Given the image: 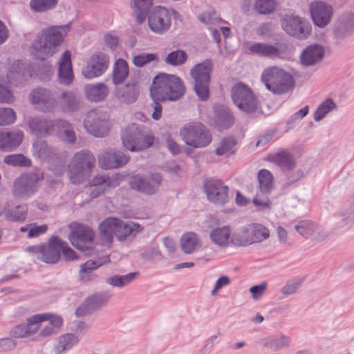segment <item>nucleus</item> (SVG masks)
Segmentation results:
<instances>
[{
  "mask_svg": "<svg viewBox=\"0 0 354 354\" xmlns=\"http://www.w3.org/2000/svg\"><path fill=\"white\" fill-rule=\"evenodd\" d=\"M259 188L263 193L268 194L273 187V177L267 169H261L258 173Z\"/></svg>",
  "mask_w": 354,
  "mask_h": 354,
  "instance_id": "43",
  "label": "nucleus"
},
{
  "mask_svg": "<svg viewBox=\"0 0 354 354\" xmlns=\"http://www.w3.org/2000/svg\"><path fill=\"white\" fill-rule=\"evenodd\" d=\"M270 237V231L268 227L259 223H252L234 232V243L235 247L243 248L264 242Z\"/></svg>",
  "mask_w": 354,
  "mask_h": 354,
  "instance_id": "5",
  "label": "nucleus"
},
{
  "mask_svg": "<svg viewBox=\"0 0 354 354\" xmlns=\"http://www.w3.org/2000/svg\"><path fill=\"white\" fill-rule=\"evenodd\" d=\"M198 19L206 25H217L224 22L221 18L218 17L214 12H204L198 17Z\"/></svg>",
  "mask_w": 354,
  "mask_h": 354,
  "instance_id": "56",
  "label": "nucleus"
},
{
  "mask_svg": "<svg viewBox=\"0 0 354 354\" xmlns=\"http://www.w3.org/2000/svg\"><path fill=\"white\" fill-rule=\"evenodd\" d=\"M183 140L194 148L204 147L212 141V136L207 128L201 123L187 124L180 131Z\"/></svg>",
  "mask_w": 354,
  "mask_h": 354,
  "instance_id": "10",
  "label": "nucleus"
},
{
  "mask_svg": "<svg viewBox=\"0 0 354 354\" xmlns=\"http://www.w3.org/2000/svg\"><path fill=\"white\" fill-rule=\"evenodd\" d=\"M17 346V342L12 337L0 338V352H8L12 351Z\"/></svg>",
  "mask_w": 354,
  "mask_h": 354,
  "instance_id": "62",
  "label": "nucleus"
},
{
  "mask_svg": "<svg viewBox=\"0 0 354 354\" xmlns=\"http://www.w3.org/2000/svg\"><path fill=\"white\" fill-rule=\"evenodd\" d=\"M273 338V351H279L290 345V339L285 335H279Z\"/></svg>",
  "mask_w": 354,
  "mask_h": 354,
  "instance_id": "61",
  "label": "nucleus"
},
{
  "mask_svg": "<svg viewBox=\"0 0 354 354\" xmlns=\"http://www.w3.org/2000/svg\"><path fill=\"white\" fill-rule=\"evenodd\" d=\"M153 5V0H131V8L138 23L143 22L149 9Z\"/></svg>",
  "mask_w": 354,
  "mask_h": 354,
  "instance_id": "38",
  "label": "nucleus"
},
{
  "mask_svg": "<svg viewBox=\"0 0 354 354\" xmlns=\"http://www.w3.org/2000/svg\"><path fill=\"white\" fill-rule=\"evenodd\" d=\"M70 30L69 25L50 26L41 31L32 44V54L37 59L44 61L52 57L64 41Z\"/></svg>",
  "mask_w": 354,
  "mask_h": 354,
  "instance_id": "1",
  "label": "nucleus"
},
{
  "mask_svg": "<svg viewBox=\"0 0 354 354\" xmlns=\"http://www.w3.org/2000/svg\"><path fill=\"white\" fill-rule=\"evenodd\" d=\"M32 153L35 158L41 160H48L53 155L52 149L48 146L46 142L39 139L33 142Z\"/></svg>",
  "mask_w": 354,
  "mask_h": 354,
  "instance_id": "35",
  "label": "nucleus"
},
{
  "mask_svg": "<svg viewBox=\"0 0 354 354\" xmlns=\"http://www.w3.org/2000/svg\"><path fill=\"white\" fill-rule=\"evenodd\" d=\"M138 275L139 272H131L122 276L115 275L108 278L106 283L113 287L122 288L129 285Z\"/></svg>",
  "mask_w": 354,
  "mask_h": 354,
  "instance_id": "42",
  "label": "nucleus"
},
{
  "mask_svg": "<svg viewBox=\"0 0 354 354\" xmlns=\"http://www.w3.org/2000/svg\"><path fill=\"white\" fill-rule=\"evenodd\" d=\"M298 281H288L281 289V293L283 296L287 297L295 293L299 286Z\"/></svg>",
  "mask_w": 354,
  "mask_h": 354,
  "instance_id": "64",
  "label": "nucleus"
},
{
  "mask_svg": "<svg viewBox=\"0 0 354 354\" xmlns=\"http://www.w3.org/2000/svg\"><path fill=\"white\" fill-rule=\"evenodd\" d=\"M261 80L268 91L277 95L289 92L295 84L291 73L277 66L266 68L261 74Z\"/></svg>",
  "mask_w": 354,
  "mask_h": 354,
  "instance_id": "4",
  "label": "nucleus"
},
{
  "mask_svg": "<svg viewBox=\"0 0 354 354\" xmlns=\"http://www.w3.org/2000/svg\"><path fill=\"white\" fill-rule=\"evenodd\" d=\"M79 342L78 337L74 334L66 333L57 338L56 351L58 353L64 352L75 346Z\"/></svg>",
  "mask_w": 354,
  "mask_h": 354,
  "instance_id": "41",
  "label": "nucleus"
},
{
  "mask_svg": "<svg viewBox=\"0 0 354 354\" xmlns=\"http://www.w3.org/2000/svg\"><path fill=\"white\" fill-rule=\"evenodd\" d=\"M154 139L153 135L142 133V130L136 124L128 127L122 134L123 146L131 151L149 148L153 144Z\"/></svg>",
  "mask_w": 354,
  "mask_h": 354,
  "instance_id": "9",
  "label": "nucleus"
},
{
  "mask_svg": "<svg viewBox=\"0 0 354 354\" xmlns=\"http://www.w3.org/2000/svg\"><path fill=\"white\" fill-rule=\"evenodd\" d=\"M56 128L54 133L68 142L75 140V134L71 124L64 120H56Z\"/></svg>",
  "mask_w": 354,
  "mask_h": 354,
  "instance_id": "39",
  "label": "nucleus"
},
{
  "mask_svg": "<svg viewBox=\"0 0 354 354\" xmlns=\"http://www.w3.org/2000/svg\"><path fill=\"white\" fill-rule=\"evenodd\" d=\"M55 121H47L41 118H32L28 120V127L31 131L39 136H46L54 133L56 128Z\"/></svg>",
  "mask_w": 354,
  "mask_h": 354,
  "instance_id": "29",
  "label": "nucleus"
},
{
  "mask_svg": "<svg viewBox=\"0 0 354 354\" xmlns=\"http://www.w3.org/2000/svg\"><path fill=\"white\" fill-rule=\"evenodd\" d=\"M171 25V15L165 8L158 6L148 13V26L153 32L162 35L169 30Z\"/></svg>",
  "mask_w": 354,
  "mask_h": 354,
  "instance_id": "16",
  "label": "nucleus"
},
{
  "mask_svg": "<svg viewBox=\"0 0 354 354\" xmlns=\"http://www.w3.org/2000/svg\"><path fill=\"white\" fill-rule=\"evenodd\" d=\"M3 161L6 164L14 166H28L30 165V160L20 153L6 156Z\"/></svg>",
  "mask_w": 354,
  "mask_h": 354,
  "instance_id": "52",
  "label": "nucleus"
},
{
  "mask_svg": "<svg viewBox=\"0 0 354 354\" xmlns=\"http://www.w3.org/2000/svg\"><path fill=\"white\" fill-rule=\"evenodd\" d=\"M294 228L301 236L313 241H321L328 236L322 226L309 220L300 221Z\"/></svg>",
  "mask_w": 354,
  "mask_h": 354,
  "instance_id": "20",
  "label": "nucleus"
},
{
  "mask_svg": "<svg viewBox=\"0 0 354 354\" xmlns=\"http://www.w3.org/2000/svg\"><path fill=\"white\" fill-rule=\"evenodd\" d=\"M235 146L236 141L233 138H225L218 144L215 152L218 156L234 153Z\"/></svg>",
  "mask_w": 354,
  "mask_h": 354,
  "instance_id": "48",
  "label": "nucleus"
},
{
  "mask_svg": "<svg viewBox=\"0 0 354 354\" xmlns=\"http://www.w3.org/2000/svg\"><path fill=\"white\" fill-rule=\"evenodd\" d=\"M129 156L122 151L110 149L104 151L98 157V164L102 169H115L124 165Z\"/></svg>",
  "mask_w": 354,
  "mask_h": 354,
  "instance_id": "22",
  "label": "nucleus"
},
{
  "mask_svg": "<svg viewBox=\"0 0 354 354\" xmlns=\"http://www.w3.org/2000/svg\"><path fill=\"white\" fill-rule=\"evenodd\" d=\"M230 283L231 279L229 277L226 275L221 276L216 280L214 288L211 291V295L212 296L216 295L223 287L228 286Z\"/></svg>",
  "mask_w": 354,
  "mask_h": 354,
  "instance_id": "63",
  "label": "nucleus"
},
{
  "mask_svg": "<svg viewBox=\"0 0 354 354\" xmlns=\"http://www.w3.org/2000/svg\"><path fill=\"white\" fill-rule=\"evenodd\" d=\"M95 164V158L92 153L88 151L76 153L68 165V176L70 181L74 184L82 182Z\"/></svg>",
  "mask_w": 354,
  "mask_h": 354,
  "instance_id": "8",
  "label": "nucleus"
},
{
  "mask_svg": "<svg viewBox=\"0 0 354 354\" xmlns=\"http://www.w3.org/2000/svg\"><path fill=\"white\" fill-rule=\"evenodd\" d=\"M325 55V48L322 44L307 46L299 55L300 64L306 67L314 66L322 62Z\"/></svg>",
  "mask_w": 354,
  "mask_h": 354,
  "instance_id": "23",
  "label": "nucleus"
},
{
  "mask_svg": "<svg viewBox=\"0 0 354 354\" xmlns=\"http://www.w3.org/2000/svg\"><path fill=\"white\" fill-rule=\"evenodd\" d=\"M86 131L95 137H104L108 134L110 122L106 114L92 110L88 112L84 120Z\"/></svg>",
  "mask_w": 354,
  "mask_h": 354,
  "instance_id": "14",
  "label": "nucleus"
},
{
  "mask_svg": "<svg viewBox=\"0 0 354 354\" xmlns=\"http://www.w3.org/2000/svg\"><path fill=\"white\" fill-rule=\"evenodd\" d=\"M268 284L266 282H263L259 285H255L250 288V292L252 295V299L254 301L260 299L266 291Z\"/></svg>",
  "mask_w": 354,
  "mask_h": 354,
  "instance_id": "59",
  "label": "nucleus"
},
{
  "mask_svg": "<svg viewBox=\"0 0 354 354\" xmlns=\"http://www.w3.org/2000/svg\"><path fill=\"white\" fill-rule=\"evenodd\" d=\"M337 106L335 102L331 98H326L316 109L314 112V120L315 122H319L324 119L328 113L335 111Z\"/></svg>",
  "mask_w": 354,
  "mask_h": 354,
  "instance_id": "40",
  "label": "nucleus"
},
{
  "mask_svg": "<svg viewBox=\"0 0 354 354\" xmlns=\"http://www.w3.org/2000/svg\"><path fill=\"white\" fill-rule=\"evenodd\" d=\"M24 133L19 130L4 131V151L16 149L21 143Z\"/></svg>",
  "mask_w": 354,
  "mask_h": 354,
  "instance_id": "37",
  "label": "nucleus"
},
{
  "mask_svg": "<svg viewBox=\"0 0 354 354\" xmlns=\"http://www.w3.org/2000/svg\"><path fill=\"white\" fill-rule=\"evenodd\" d=\"M84 93L86 99L92 102H98L104 100L108 95L109 90L104 83L87 84L84 86Z\"/></svg>",
  "mask_w": 354,
  "mask_h": 354,
  "instance_id": "30",
  "label": "nucleus"
},
{
  "mask_svg": "<svg viewBox=\"0 0 354 354\" xmlns=\"http://www.w3.org/2000/svg\"><path fill=\"white\" fill-rule=\"evenodd\" d=\"M61 239L58 237L51 238L47 245L29 246L26 251L33 257L46 263H56L60 258Z\"/></svg>",
  "mask_w": 354,
  "mask_h": 354,
  "instance_id": "12",
  "label": "nucleus"
},
{
  "mask_svg": "<svg viewBox=\"0 0 354 354\" xmlns=\"http://www.w3.org/2000/svg\"><path fill=\"white\" fill-rule=\"evenodd\" d=\"M205 193L207 200L223 206L229 201V188L220 180H210L205 183Z\"/></svg>",
  "mask_w": 354,
  "mask_h": 354,
  "instance_id": "17",
  "label": "nucleus"
},
{
  "mask_svg": "<svg viewBox=\"0 0 354 354\" xmlns=\"http://www.w3.org/2000/svg\"><path fill=\"white\" fill-rule=\"evenodd\" d=\"M280 25L287 35L299 40L308 39L312 33V26L308 19L294 13L281 15Z\"/></svg>",
  "mask_w": 354,
  "mask_h": 354,
  "instance_id": "6",
  "label": "nucleus"
},
{
  "mask_svg": "<svg viewBox=\"0 0 354 354\" xmlns=\"http://www.w3.org/2000/svg\"><path fill=\"white\" fill-rule=\"evenodd\" d=\"M187 55L182 50H177L168 54L165 59L166 64L171 66H180L185 62Z\"/></svg>",
  "mask_w": 354,
  "mask_h": 354,
  "instance_id": "49",
  "label": "nucleus"
},
{
  "mask_svg": "<svg viewBox=\"0 0 354 354\" xmlns=\"http://www.w3.org/2000/svg\"><path fill=\"white\" fill-rule=\"evenodd\" d=\"M232 97L235 105L245 112H254L258 107L257 100L252 91L242 83H238L233 86Z\"/></svg>",
  "mask_w": 354,
  "mask_h": 354,
  "instance_id": "13",
  "label": "nucleus"
},
{
  "mask_svg": "<svg viewBox=\"0 0 354 354\" xmlns=\"http://www.w3.org/2000/svg\"><path fill=\"white\" fill-rule=\"evenodd\" d=\"M61 97L64 102L65 109L67 111L74 112L77 111L80 100L74 93L71 91L63 92Z\"/></svg>",
  "mask_w": 354,
  "mask_h": 354,
  "instance_id": "47",
  "label": "nucleus"
},
{
  "mask_svg": "<svg viewBox=\"0 0 354 354\" xmlns=\"http://www.w3.org/2000/svg\"><path fill=\"white\" fill-rule=\"evenodd\" d=\"M185 86L175 75L160 73L154 77L150 88L153 101H176L183 96Z\"/></svg>",
  "mask_w": 354,
  "mask_h": 354,
  "instance_id": "2",
  "label": "nucleus"
},
{
  "mask_svg": "<svg viewBox=\"0 0 354 354\" xmlns=\"http://www.w3.org/2000/svg\"><path fill=\"white\" fill-rule=\"evenodd\" d=\"M275 6L274 0H257L255 3V9L260 14L271 13Z\"/></svg>",
  "mask_w": 354,
  "mask_h": 354,
  "instance_id": "54",
  "label": "nucleus"
},
{
  "mask_svg": "<svg viewBox=\"0 0 354 354\" xmlns=\"http://www.w3.org/2000/svg\"><path fill=\"white\" fill-rule=\"evenodd\" d=\"M139 95V90L136 83H127L117 92L116 97L125 104L134 102Z\"/></svg>",
  "mask_w": 354,
  "mask_h": 354,
  "instance_id": "32",
  "label": "nucleus"
},
{
  "mask_svg": "<svg viewBox=\"0 0 354 354\" xmlns=\"http://www.w3.org/2000/svg\"><path fill=\"white\" fill-rule=\"evenodd\" d=\"M272 162L279 166L283 170L291 171L295 167L294 158L286 151H280L270 156Z\"/></svg>",
  "mask_w": 354,
  "mask_h": 354,
  "instance_id": "33",
  "label": "nucleus"
},
{
  "mask_svg": "<svg viewBox=\"0 0 354 354\" xmlns=\"http://www.w3.org/2000/svg\"><path fill=\"white\" fill-rule=\"evenodd\" d=\"M310 13L314 25L320 28L326 27L331 21L333 9L329 4L323 1H314L310 3Z\"/></svg>",
  "mask_w": 354,
  "mask_h": 354,
  "instance_id": "19",
  "label": "nucleus"
},
{
  "mask_svg": "<svg viewBox=\"0 0 354 354\" xmlns=\"http://www.w3.org/2000/svg\"><path fill=\"white\" fill-rule=\"evenodd\" d=\"M32 104L39 105L43 111H51L56 105V100L50 91L46 88H36L30 93Z\"/></svg>",
  "mask_w": 354,
  "mask_h": 354,
  "instance_id": "26",
  "label": "nucleus"
},
{
  "mask_svg": "<svg viewBox=\"0 0 354 354\" xmlns=\"http://www.w3.org/2000/svg\"><path fill=\"white\" fill-rule=\"evenodd\" d=\"M16 118V114L11 108H0V126L10 125Z\"/></svg>",
  "mask_w": 354,
  "mask_h": 354,
  "instance_id": "51",
  "label": "nucleus"
},
{
  "mask_svg": "<svg viewBox=\"0 0 354 354\" xmlns=\"http://www.w3.org/2000/svg\"><path fill=\"white\" fill-rule=\"evenodd\" d=\"M57 78L60 84L70 85L74 79L72 63L71 53L70 50H65L58 61Z\"/></svg>",
  "mask_w": 354,
  "mask_h": 354,
  "instance_id": "24",
  "label": "nucleus"
},
{
  "mask_svg": "<svg viewBox=\"0 0 354 354\" xmlns=\"http://www.w3.org/2000/svg\"><path fill=\"white\" fill-rule=\"evenodd\" d=\"M109 296L106 294H95L88 297L75 310L78 317L84 316L93 310H97L109 301Z\"/></svg>",
  "mask_w": 354,
  "mask_h": 354,
  "instance_id": "27",
  "label": "nucleus"
},
{
  "mask_svg": "<svg viewBox=\"0 0 354 354\" xmlns=\"http://www.w3.org/2000/svg\"><path fill=\"white\" fill-rule=\"evenodd\" d=\"M53 74V67L49 62H44L42 66H39L37 73H31L30 75H37L39 79L48 80Z\"/></svg>",
  "mask_w": 354,
  "mask_h": 354,
  "instance_id": "57",
  "label": "nucleus"
},
{
  "mask_svg": "<svg viewBox=\"0 0 354 354\" xmlns=\"http://www.w3.org/2000/svg\"><path fill=\"white\" fill-rule=\"evenodd\" d=\"M250 50L263 57H275L281 53L277 46L265 43H255L250 46Z\"/></svg>",
  "mask_w": 354,
  "mask_h": 354,
  "instance_id": "36",
  "label": "nucleus"
},
{
  "mask_svg": "<svg viewBox=\"0 0 354 354\" xmlns=\"http://www.w3.org/2000/svg\"><path fill=\"white\" fill-rule=\"evenodd\" d=\"M39 179V176L35 173L22 174L15 182V194L20 197H26L32 194L37 188Z\"/></svg>",
  "mask_w": 354,
  "mask_h": 354,
  "instance_id": "21",
  "label": "nucleus"
},
{
  "mask_svg": "<svg viewBox=\"0 0 354 354\" xmlns=\"http://www.w3.org/2000/svg\"><path fill=\"white\" fill-rule=\"evenodd\" d=\"M27 216V207L26 206H17L14 209L7 211L6 216L12 221H23Z\"/></svg>",
  "mask_w": 354,
  "mask_h": 354,
  "instance_id": "50",
  "label": "nucleus"
},
{
  "mask_svg": "<svg viewBox=\"0 0 354 354\" xmlns=\"http://www.w3.org/2000/svg\"><path fill=\"white\" fill-rule=\"evenodd\" d=\"M59 0H30V7L38 12H44L54 9L58 3Z\"/></svg>",
  "mask_w": 354,
  "mask_h": 354,
  "instance_id": "44",
  "label": "nucleus"
},
{
  "mask_svg": "<svg viewBox=\"0 0 354 354\" xmlns=\"http://www.w3.org/2000/svg\"><path fill=\"white\" fill-rule=\"evenodd\" d=\"M109 57L101 52L91 55L85 66L82 68V74L87 79H93L101 76L109 68Z\"/></svg>",
  "mask_w": 354,
  "mask_h": 354,
  "instance_id": "15",
  "label": "nucleus"
},
{
  "mask_svg": "<svg viewBox=\"0 0 354 354\" xmlns=\"http://www.w3.org/2000/svg\"><path fill=\"white\" fill-rule=\"evenodd\" d=\"M109 261V255L100 257L97 260H88L80 266L78 274L80 279L82 281L93 280L95 277L93 271L101 266L108 263Z\"/></svg>",
  "mask_w": 354,
  "mask_h": 354,
  "instance_id": "28",
  "label": "nucleus"
},
{
  "mask_svg": "<svg viewBox=\"0 0 354 354\" xmlns=\"http://www.w3.org/2000/svg\"><path fill=\"white\" fill-rule=\"evenodd\" d=\"M129 73L127 62L123 59H118L113 65L112 72V81L114 84L124 82Z\"/></svg>",
  "mask_w": 354,
  "mask_h": 354,
  "instance_id": "34",
  "label": "nucleus"
},
{
  "mask_svg": "<svg viewBox=\"0 0 354 354\" xmlns=\"http://www.w3.org/2000/svg\"><path fill=\"white\" fill-rule=\"evenodd\" d=\"M123 180L119 174L109 176H95L91 182V196L97 198L118 186Z\"/></svg>",
  "mask_w": 354,
  "mask_h": 354,
  "instance_id": "18",
  "label": "nucleus"
},
{
  "mask_svg": "<svg viewBox=\"0 0 354 354\" xmlns=\"http://www.w3.org/2000/svg\"><path fill=\"white\" fill-rule=\"evenodd\" d=\"M212 71V63L208 59L194 65L190 70V75L194 80V90L201 101L209 98Z\"/></svg>",
  "mask_w": 354,
  "mask_h": 354,
  "instance_id": "7",
  "label": "nucleus"
},
{
  "mask_svg": "<svg viewBox=\"0 0 354 354\" xmlns=\"http://www.w3.org/2000/svg\"><path fill=\"white\" fill-rule=\"evenodd\" d=\"M275 235L277 242L281 245H290V240L288 234L287 230L282 226L277 227L275 230Z\"/></svg>",
  "mask_w": 354,
  "mask_h": 354,
  "instance_id": "58",
  "label": "nucleus"
},
{
  "mask_svg": "<svg viewBox=\"0 0 354 354\" xmlns=\"http://www.w3.org/2000/svg\"><path fill=\"white\" fill-rule=\"evenodd\" d=\"M99 230L102 240L109 243L113 240V234L122 241L131 234L135 236L141 232L143 227L140 224L132 221L125 222L110 217L100 225Z\"/></svg>",
  "mask_w": 354,
  "mask_h": 354,
  "instance_id": "3",
  "label": "nucleus"
},
{
  "mask_svg": "<svg viewBox=\"0 0 354 354\" xmlns=\"http://www.w3.org/2000/svg\"><path fill=\"white\" fill-rule=\"evenodd\" d=\"M158 61V57L156 54L153 53H142L136 55L133 57L132 62L137 67H142L145 65L153 62Z\"/></svg>",
  "mask_w": 354,
  "mask_h": 354,
  "instance_id": "53",
  "label": "nucleus"
},
{
  "mask_svg": "<svg viewBox=\"0 0 354 354\" xmlns=\"http://www.w3.org/2000/svg\"><path fill=\"white\" fill-rule=\"evenodd\" d=\"M145 178L140 176L136 175L131 177L129 184L132 189L142 193V191H145Z\"/></svg>",
  "mask_w": 354,
  "mask_h": 354,
  "instance_id": "60",
  "label": "nucleus"
},
{
  "mask_svg": "<svg viewBox=\"0 0 354 354\" xmlns=\"http://www.w3.org/2000/svg\"><path fill=\"white\" fill-rule=\"evenodd\" d=\"M41 319L39 314L31 315L26 319V323L23 325L29 337L39 331Z\"/></svg>",
  "mask_w": 354,
  "mask_h": 354,
  "instance_id": "46",
  "label": "nucleus"
},
{
  "mask_svg": "<svg viewBox=\"0 0 354 354\" xmlns=\"http://www.w3.org/2000/svg\"><path fill=\"white\" fill-rule=\"evenodd\" d=\"M202 243L199 236L193 232L184 233L180 239L181 250L187 254H192L201 247Z\"/></svg>",
  "mask_w": 354,
  "mask_h": 354,
  "instance_id": "31",
  "label": "nucleus"
},
{
  "mask_svg": "<svg viewBox=\"0 0 354 354\" xmlns=\"http://www.w3.org/2000/svg\"><path fill=\"white\" fill-rule=\"evenodd\" d=\"M234 232L229 225L214 227L209 232V239L213 244L220 248H226L230 245H234Z\"/></svg>",
  "mask_w": 354,
  "mask_h": 354,
  "instance_id": "25",
  "label": "nucleus"
},
{
  "mask_svg": "<svg viewBox=\"0 0 354 354\" xmlns=\"http://www.w3.org/2000/svg\"><path fill=\"white\" fill-rule=\"evenodd\" d=\"M69 228L71 232L68 239L75 248L82 252H87L93 248L95 234L91 227L77 223H72L69 225Z\"/></svg>",
  "mask_w": 354,
  "mask_h": 354,
  "instance_id": "11",
  "label": "nucleus"
},
{
  "mask_svg": "<svg viewBox=\"0 0 354 354\" xmlns=\"http://www.w3.org/2000/svg\"><path fill=\"white\" fill-rule=\"evenodd\" d=\"M40 317H42L41 322L49 320L50 326L54 327L55 330L59 328L63 324V319L61 316L53 313H39Z\"/></svg>",
  "mask_w": 354,
  "mask_h": 354,
  "instance_id": "55",
  "label": "nucleus"
},
{
  "mask_svg": "<svg viewBox=\"0 0 354 354\" xmlns=\"http://www.w3.org/2000/svg\"><path fill=\"white\" fill-rule=\"evenodd\" d=\"M162 183V176L158 173L151 174L149 180H145V191H142V194H155Z\"/></svg>",
  "mask_w": 354,
  "mask_h": 354,
  "instance_id": "45",
  "label": "nucleus"
}]
</instances>
